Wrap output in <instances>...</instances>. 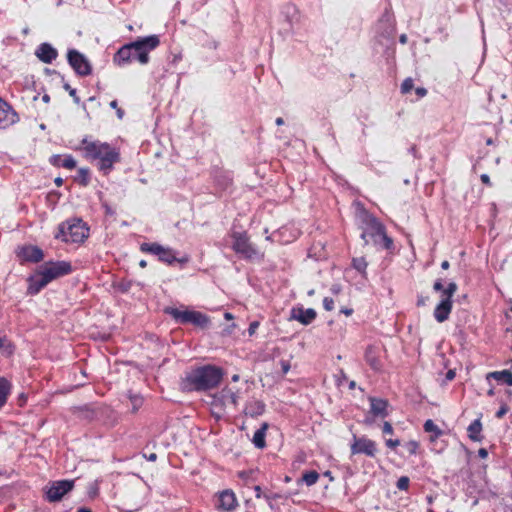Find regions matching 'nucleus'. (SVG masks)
I'll return each instance as SVG.
<instances>
[{
  "label": "nucleus",
  "mask_w": 512,
  "mask_h": 512,
  "mask_svg": "<svg viewBox=\"0 0 512 512\" xmlns=\"http://www.w3.org/2000/svg\"><path fill=\"white\" fill-rule=\"evenodd\" d=\"M370 412L374 416H378L380 419L386 418L388 413L389 402L383 398L369 397Z\"/></svg>",
  "instance_id": "nucleus-22"
},
{
  "label": "nucleus",
  "mask_w": 512,
  "mask_h": 512,
  "mask_svg": "<svg viewBox=\"0 0 512 512\" xmlns=\"http://www.w3.org/2000/svg\"><path fill=\"white\" fill-rule=\"evenodd\" d=\"M355 220L359 224H379L377 219L370 214L361 202L352 204Z\"/></svg>",
  "instance_id": "nucleus-18"
},
{
  "label": "nucleus",
  "mask_w": 512,
  "mask_h": 512,
  "mask_svg": "<svg viewBox=\"0 0 512 512\" xmlns=\"http://www.w3.org/2000/svg\"><path fill=\"white\" fill-rule=\"evenodd\" d=\"M129 399H130V402L132 405V412L136 413L142 407V405L144 403V399L140 395H133V394H131L129 396Z\"/></svg>",
  "instance_id": "nucleus-33"
},
{
  "label": "nucleus",
  "mask_w": 512,
  "mask_h": 512,
  "mask_svg": "<svg viewBox=\"0 0 512 512\" xmlns=\"http://www.w3.org/2000/svg\"><path fill=\"white\" fill-rule=\"evenodd\" d=\"M317 313L312 308L304 309L303 307L293 308L291 311V319L297 320L303 325H309L316 319Z\"/></svg>",
  "instance_id": "nucleus-21"
},
{
  "label": "nucleus",
  "mask_w": 512,
  "mask_h": 512,
  "mask_svg": "<svg viewBox=\"0 0 512 512\" xmlns=\"http://www.w3.org/2000/svg\"><path fill=\"white\" fill-rule=\"evenodd\" d=\"M455 377V372L452 370H449L446 374V378L449 380H452Z\"/></svg>",
  "instance_id": "nucleus-54"
},
{
  "label": "nucleus",
  "mask_w": 512,
  "mask_h": 512,
  "mask_svg": "<svg viewBox=\"0 0 512 512\" xmlns=\"http://www.w3.org/2000/svg\"><path fill=\"white\" fill-rule=\"evenodd\" d=\"M280 365H281V369H282L283 374L288 373V371L290 370V363H289V361L281 360L280 361Z\"/></svg>",
  "instance_id": "nucleus-46"
},
{
  "label": "nucleus",
  "mask_w": 512,
  "mask_h": 512,
  "mask_svg": "<svg viewBox=\"0 0 512 512\" xmlns=\"http://www.w3.org/2000/svg\"><path fill=\"white\" fill-rule=\"evenodd\" d=\"M468 436L473 441H479L480 440V433L482 431V423L480 419L474 420L469 426H468Z\"/></svg>",
  "instance_id": "nucleus-30"
},
{
  "label": "nucleus",
  "mask_w": 512,
  "mask_h": 512,
  "mask_svg": "<svg viewBox=\"0 0 512 512\" xmlns=\"http://www.w3.org/2000/svg\"><path fill=\"white\" fill-rule=\"evenodd\" d=\"M160 45L158 35L139 37L135 41L121 46L113 56V63L123 67L132 63V52H135V59L141 65H146L149 60V53Z\"/></svg>",
  "instance_id": "nucleus-2"
},
{
  "label": "nucleus",
  "mask_w": 512,
  "mask_h": 512,
  "mask_svg": "<svg viewBox=\"0 0 512 512\" xmlns=\"http://www.w3.org/2000/svg\"><path fill=\"white\" fill-rule=\"evenodd\" d=\"M493 144H494V141L492 138L486 139V145H493Z\"/></svg>",
  "instance_id": "nucleus-64"
},
{
  "label": "nucleus",
  "mask_w": 512,
  "mask_h": 512,
  "mask_svg": "<svg viewBox=\"0 0 512 512\" xmlns=\"http://www.w3.org/2000/svg\"><path fill=\"white\" fill-rule=\"evenodd\" d=\"M490 378L497 381H504L507 385L512 386V373L509 370L490 372L487 374V379Z\"/></svg>",
  "instance_id": "nucleus-29"
},
{
  "label": "nucleus",
  "mask_w": 512,
  "mask_h": 512,
  "mask_svg": "<svg viewBox=\"0 0 512 512\" xmlns=\"http://www.w3.org/2000/svg\"><path fill=\"white\" fill-rule=\"evenodd\" d=\"M50 163L53 166L63 167V168L68 169V170H72V169H74L76 167V161L73 158V156H71V155H67V156H64V157L61 156V155H53L50 158Z\"/></svg>",
  "instance_id": "nucleus-23"
},
{
  "label": "nucleus",
  "mask_w": 512,
  "mask_h": 512,
  "mask_svg": "<svg viewBox=\"0 0 512 512\" xmlns=\"http://www.w3.org/2000/svg\"><path fill=\"white\" fill-rule=\"evenodd\" d=\"M139 266L142 267V268H145L147 266V262L145 260H141L139 262Z\"/></svg>",
  "instance_id": "nucleus-63"
},
{
  "label": "nucleus",
  "mask_w": 512,
  "mask_h": 512,
  "mask_svg": "<svg viewBox=\"0 0 512 512\" xmlns=\"http://www.w3.org/2000/svg\"><path fill=\"white\" fill-rule=\"evenodd\" d=\"M77 512H92L90 509L82 507L77 510Z\"/></svg>",
  "instance_id": "nucleus-62"
},
{
  "label": "nucleus",
  "mask_w": 512,
  "mask_h": 512,
  "mask_svg": "<svg viewBox=\"0 0 512 512\" xmlns=\"http://www.w3.org/2000/svg\"><path fill=\"white\" fill-rule=\"evenodd\" d=\"M73 487V480H58L50 482L45 488L46 499L49 502H58L64 497V495L69 493Z\"/></svg>",
  "instance_id": "nucleus-12"
},
{
  "label": "nucleus",
  "mask_w": 512,
  "mask_h": 512,
  "mask_svg": "<svg viewBox=\"0 0 512 512\" xmlns=\"http://www.w3.org/2000/svg\"><path fill=\"white\" fill-rule=\"evenodd\" d=\"M365 361L375 371L381 369V361L377 355V350L374 346H368L365 350Z\"/></svg>",
  "instance_id": "nucleus-24"
},
{
  "label": "nucleus",
  "mask_w": 512,
  "mask_h": 512,
  "mask_svg": "<svg viewBox=\"0 0 512 512\" xmlns=\"http://www.w3.org/2000/svg\"><path fill=\"white\" fill-rule=\"evenodd\" d=\"M67 61L78 76L86 77L92 74V65L90 61L78 50L69 49L67 51Z\"/></svg>",
  "instance_id": "nucleus-11"
},
{
  "label": "nucleus",
  "mask_w": 512,
  "mask_h": 512,
  "mask_svg": "<svg viewBox=\"0 0 512 512\" xmlns=\"http://www.w3.org/2000/svg\"><path fill=\"white\" fill-rule=\"evenodd\" d=\"M164 312L170 315L179 324L191 323L195 326L205 328L209 325L210 319L206 314L193 310H179L173 307H166Z\"/></svg>",
  "instance_id": "nucleus-6"
},
{
  "label": "nucleus",
  "mask_w": 512,
  "mask_h": 512,
  "mask_svg": "<svg viewBox=\"0 0 512 512\" xmlns=\"http://www.w3.org/2000/svg\"><path fill=\"white\" fill-rule=\"evenodd\" d=\"M415 93L418 96V98L425 97L428 93L427 89L424 87H418L415 89Z\"/></svg>",
  "instance_id": "nucleus-47"
},
{
  "label": "nucleus",
  "mask_w": 512,
  "mask_h": 512,
  "mask_svg": "<svg viewBox=\"0 0 512 512\" xmlns=\"http://www.w3.org/2000/svg\"><path fill=\"white\" fill-rule=\"evenodd\" d=\"M368 263L364 257H357L352 259V267L361 274L366 273Z\"/></svg>",
  "instance_id": "nucleus-32"
},
{
  "label": "nucleus",
  "mask_w": 512,
  "mask_h": 512,
  "mask_svg": "<svg viewBox=\"0 0 512 512\" xmlns=\"http://www.w3.org/2000/svg\"><path fill=\"white\" fill-rule=\"evenodd\" d=\"M230 238L231 248L240 258L251 262L263 260L264 253L251 242L246 232L232 231Z\"/></svg>",
  "instance_id": "nucleus-5"
},
{
  "label": "nucleus",
  "mask_w": 512,
  "mask_h": 512,
  "mask_svg": "<svg viewBox=\"0 0 512 512\" xmlns=\"http://www.w3.org/2000/svg\"><path fill=\"white\" fill-rule=\"evenodd\" d=\"M89 234V226H60L55 238L68 244H80L89 237Z\"/></svg>",
  "instance_id": "nucleus-9"
},
{
  "label": "nucleus",
  "mask_w": 512,
  "mask_h": 512,
  "mask_svg": "<svg viewBox=\"0 0 512 512\" xmlns=\"http://www.w3.org/2000/svg\"><path fill=\"white\" fill-rule=\"evenodd\" d=\"M90 180H91V171L87 167L80 168L77 171L76 175L74 176V181L83 187L88 186L90 183Z\"/></svg>",
  "instance_id": "nucleus-26"
},
{
  "label": "nucleus",
  "mask_w": 512,
  "mask_h": 512,
  "mask_svg": "<svg viewBox=\"0 0 512 512\" xmlns=\"http://www.w3.org/2000/svg\"><path fill=\"white\" fill-rule=\"evenodd\" d=\"M414 88V81L412 78L408 77L404 79V81L401 84V93L407 94Z\"/></svg>",
  "instance_id": "nucleus-36"
},
{
  "label": "nucleus",
  "mask_w": 512,
  "mask_h": 512,
  "mask_svg": "<svg viewBox=\"0 0 512 512\" xmlns=\"http://www.w3.org/2000/svg\"><path fill=\"white\" fill-rule=\"evenodd\" d=\"M267 428L268 424L263 423L262 426L259 429H257L253 435L252 442L254 446L258 449H263L266 447L265 437Z\"/></svg>",
  "instance_id": "nucleus-25"
},
{
  "label": "nucleus",
  "mask_w": 512,
  "mask_h": 512,
  "mask_svg": "<svg viewBox=\"0 0 512 512\" xmlns=\"http://www.w3.org/2000/svg\"><path fill=\"white\" fill-rule=\"evenodd\" d=\"M116 114H117V117H118L119 119H123V117H124V115H125V112H124V110H123L122 108L118 107V108L116 109Z\"/></svg>",
  "instance_id": "nucleus-51"
},
{
  "label": "nucleus",
  "mask_w": 512,
  "mask_h": 512,
  "mask_svg": "<svg viewBox=\"0 0 512 512\" xmlns=\"http://www.w3.org/2000/svg\"><path fill=\"white\" fill-rule=\"evenodd\" d=\"M264 410V403L258 400L252 401L246 406V414H249L251 416L261 415L264 412Z\"/></svg>",
  "instance_id": "nucleus-31"
},
{
  "label": "nucleus",
  "mask_w": 512,
  "mask_h": 512,
  "mask_svg": "<svg viewBox=\"0 0 512 512\" xmlns=\"http://www.w3.org/2000/svg\"><path fill=\"white\" fill-rule=\"evenodd\" d=\"M254 490H255V496H256L257 498H260V497H261V494H262L261 487H260V486H255Z\"/></svg>",
  "instance_id": "nucleus-53"
},
{
  "label": "nucleus",
  "mask_w": 512,
  "mask_h": 512,
  "mask_svg": "<svg viewBox=\"0 0 512 512\" xmlns=\"http://www.w3.org/2000/svg\"><path fill=\"white\" fill-rule=\"evenodd\" d=\"M406 448L411 455H414L417 453L419 445L416 441L411 440L406 443Z\"/></svg>",
  "instance_id": "nucleus-39"
},
{
  "label": "nucleus",
  "mask_w": 512,
  "mask_h": 512,
  "mask_svg": "<svg viewBox=\"0 0 512 512\" xmlns=\"http://www.w3.org/2000/svg\"><path fill=\"white\" fill-rule=\"evenodd\" d=\"M478 455L481 458H486L488 456V452H487L486 449L481 448V449L478 450Z\"/></svg>",
  "instance_id": "nucleus-50"
},
{
  "label": "nucleus",
  "mask_w": 512,
  "mask_h": 512,
  "mask_svg": "<svg viewBox=\"0 0 512 512\" xmlns=\"http://www.w3.org/2000/svg\"><path fill=\"white\" fill-rule=\"evenodd\" d=\"M35 55L41 62L50 64L58 57V51L49 43H41L37 47Z\"/></svg>",
  "instance_id": "nucleus-19"
},
{
  "label": "nucleus",
  "mask_w": 512,
  "mask_h": 512,
  "mask_svg": "<svg viewBox=\"0 0 512 512\" xmlns=\"http://www.w3.org/2000/svg\"><path fill=\"white\" fill-rule=\"evenodd\" d=\"M19 121V114L13 106L0 97V130L8 129Z\"/></svg>",
  "instance_id": "nucleus-14"
},
{
  "label": "nucleus",
  "mask_w": 512,
  "mask_h": 512,
  "mask_svg": "<svg viewBox=\"0 0 512 512\" xmlns=\"http://www.w3.org/2000/svg\"><path fill=\"white\" fill-rule=\"evenodd\" d=\"M351 453L353 455L356 454H364L368 457H375L377 453V444L375 441L362 436L357 437L353 436V442L350 445Z\"/></svg>",
  "instance_id": "nucleus-13"
},
{
  "label": "nucleus",
  "mask_w": 512,
  "mask_h": 512,
  "mask_svg": "<svg viewBox=\"0 0 512 512\" xmlns=\"http://www.w3.org/2000/svg\"><path fill=\"white\" fill-rule=\"evenodd\" d=\"M72 272L69 261H48L41 265L34 275L28 277L27 292L30 295L38 294L50 282Z\"/></svg>",
  "instance_id": "nucleus-4"
},
{
  "label": "nucleus",
  "mask_w": 512,
  "mask_h": 512,
  "mask_svg": "<svg viewBox=\"0 0 512 512\" xmlns=\"http://www.w3.org/2000/svg\"><path fill=\"white\" fill-rule=\"evenodd\" d=\"M300 231L295 226H280L277 230L267 235V239L280 244H289L296 240Z\"/></svg>",
  "instance_id": "nucleus-16"
},
{
  "label": "nucleus",
  "mask_w": 512,
  "mask_h": 512,
  "mask_svg": "<svg viewBox=\"0 0 512 512\" xmlns=\"http://www.w3.org/2000/svg\"><path fill=\"white\" fill-rule=\"evenodd\" d=\"M83 152L85 159L97 161V168L103 175H108L114 168V165L121 161L119 149L111 146L109 143L99 140H81L78 148Z\"/></svg>",
  "instance_id": "nucleus-1"
},
{
  "label": "nucleus",
  "mask_w": 512,
  "mask_h": 512,
  "mask_svg": "<svg viewBox=\"0 0 512 512\" xmlns=\"http://www.w3.org/2000/svg\"><path fill=\"white\" fill-rule=\"evenodd\" d=\"M399 40L401 43L405 44L407 42V36L405 34H402Z\"/></svg>",
  "instance_id": "nucleus-59"
},
{
  "label": "nucleus",
  "mask_w": 512,
  "mask_h": 512,
  "mask_svg": "<svg viewBox=\"0 0 512 512\" xmlns=\"http://www.w3.org/2000/svg\"><path fill=\"white\" fill-rule=\"evenodd\" d=\"M423 427L425 432L432 433L430 436L431 442H435L443 435V431L431 419L426 420Z\"/></svg>",
  "instance_id": "nucleus-28"
},
{
  "label": "nucleus",
  "mask_w": 512,
  "mask_h": 512,
  "mask_svg": "<svg viewBox=\"0 0 512 512\" xmlns=\"http://www.w3.org/2000/svg\"><path fill=\"white\" fill-rule=\"evenodd\" d=\"M16 256L21 263H39L44 259V252L38 246L26 244L17 248Z\"/></svg>",
  "instance_id": "nucleus-15"
},
{
  "label": "nucleus",
  "mask_w": 512,
  "mask_h": 512,
  "mask_svg": "<svg viewBox=\"0 0 512 512\" xmlns=\"http://www.w3.org/2000/svg\"><path fill=\"white\" fill-rule=\"evenodd\" d=\"M480 179H481V182L488 186V187H491L492 186V183H491V180H490V177L487 175V174H482L480 176Z\"/></svg>",
  "instance_id": "nucleus-48"
},
{
  "label": "nucleus",
  "mask_w": 512,
  "mask_h": 512,
  "mask_svg": "<svg viewBox=\"0 0 512 512\" xmlns=\"http://www.w3.org/2000/svg\"><path fill=\"white\" fill-rule=\"evenodd\" d=\"M275 123H276V125L281 126V125H283V124H284V120H283V118H282V117H278V118L275 120Z\"/></svg>",
  "instance_id": "nucleus-58"
},
{
  "label": "nucleus",
  "mask_w": 512,
  "mask_h": 512,
  "mask_svg": "<svg viewBox=\"0 0 512 512\" xmlns=\"http://www.w3.org/2000/svg\"><path fill=\"white\" fill-rule=\"evenodd\" d=\"M382 431H383V433H384V434H389V435H391V434H393L394 429H393V427H392L391 423H389V422L385 421V422L383 423V426H382Z\"/></svg>",
  "instance_id": "nucleus-44"
},
{
  "label": "nucleus",
  "mask_w": 512,
  "mask_h": 512,
  "mask_svg": "<svg viewBox=\"0 0 512 512\" xmlns=\"http://www.w3.org/2000/svg\"><path fill=\"white\" fill-rule=\"evenodd\" d=\"M0 351L7 354H11L13 352V346L7 340L6 336L0 335Z\"/></svg>",
  "instance_id": "nucleus-35"
},
{
  "label": "nucleus",
  "mask_w": 512,
  "mask_h": 512,
  "mask_svg": "<svg viewBox=\"0 0 512 512\" xmlns=\"http://www.w3.org/2000/svg\"><path fill=\"white\" fill-rule=\"evenodd\" d=\"M140 250L143 253H149L157 256L161 262H164L168 265H171L174 262L186 263L188 261L187 258L178 259L173 249L164 247L156 242H144L140 245Z\"/></svg>",
  "instance_id": "nucleus-8"
},
{
  "label": "nucleus",
  "mask_w": 512,
  "mask_h": 512,
  "mask_svg": "<svg viewBox=\"0 0 512 512\" xmlns=\"http://www.w3.org/2000/svg\"><path fill=\"white\" fill-rule=\"evenodd\" d=\"M508 411H509L508 406L505 403H502L500 408H499V410L496 412L495 416L498 419H501V418H503L507 414Z\"/></svg>",
  "instance_id": "nucleus-42"
},
{
  "label": "nucleus",
  "mask_w": 512,
  "mask_h": 512,
  "mask_svg": "<svg viewBox=\"0 0 512 512\" xmlns=\"http://www.w3.org/2000/svg\"><path fill=\"white\" fill-rule=\"evenodd\" d=\"M224 376L223 369L215 365H204L187 372L181 380V389L186 392L207 391L217 387Z\"/></svg>",
  "instance_id": "nucleus-3"
},
{
  "label": "nucleus",
  "mask_w": 512,
  "mask_h": 512,
  "mask_svg": "<svg viewBox=\"0 0 512 512\" xmlns=\"http://www.w3.org/2000/svg\"><path fill=\"white\" fill-rule=\"evenodd\" d=\"M212 407L222 410L227 405L235 407L237 405V396L230 388H223L219 393L213 396Z\"/></svg>",
  "instance_id": "nucleus-17"
},
{
  "label": "nucleus",
  "mask_w": 512,
  "mask_h": 512,
  "mask_svg": "<svg viewBox=\"0 0 512 512\" xmlns=\"http://www.w3.org/2000/svg\"><path fill=\"white\" fill-rule=\"evenodd\" d=\"M341 312L344 313L347 316H350L352 314L353 310L352 309H348V308H344V309L341 310Z\"/></svg>",
  "instance_id": "nucleus-56"
},
{
  "label": "nucleus",
  "mask_w": 512,
  "mask_h": 512,
  "mask_svg": "<svg viewBox=\"0 0 512 512\" xmlns=\"http://www.w3.org/2000/svg\"><path fill=\"white\" fill-rule=\"evenodd\" d=\"M426 300H427V298H424V297H422V296L418 297L417 305H418V306H423V305H425Z\"/></svg>",
  "instance_id": "nucleus-52"
},
{
  "label": "nucleus",
  "mask_w": 512,
  "mask_h": 512,
  "mask_svg": "<svg viewBox=\"0 0 512 512\" xmlns=\"http://www.w3.org/2000/svg\"><path fill=\"white\" fill-rule=\"evenodd\" d=\"M379 418L378 416H374L370 411L367 413V415L365 416L364 420H363V423L366 425V426H372L376 419Z\"/></svg>",
  "instance_id": "nucleus-40"
},
{
  "label": "nucleus",
  "mask_w": 512,
  "mask_h": 512,
  "mask_svg": "<svg viewBox=\"0 0 512 512\" xmlns=\"http://www.w3.org/2000/svg\"><path fill=\"white\" fill-rule=\"evenodd\" d=\"M450 266L449 262L447 260H444L442 263H441V268L442 269H448Z\"/></svg>",
  "instance_id": "nucleus-57"
},
{
  "label": "nucleus",
  "mask_w": 512,
  "mask_h": 512,
  "mask_svg": "<svg viewBox=\"0 0 512 512\" xmlns=\"http://www.w3.org/2000/svg\"><path fill=\"white\" fill-rule=\"evenodd\" d=\"M224 317H225V319H227V320L233 319V315H232L231 313H229V312H226V313L224 314Z\"/></svg>",
  "instance_id": "nucleus-61"
},
{
  "label": "nucleus",
  "mask_w": 512,
  "mask_h": 512,
  "mask_svg": "<svg viewBox=\"0 0 512 512\" xmlns=\"http://www.w3.org/2000/svg\"><path fill=\"white\" fill-rule=\"evenodd\" d=\"M323 307L326 311H332L334 309V300L331 297H325L323 299Z\"/></svg>",
  "instance_id": "nucleus-41"
},
{
  "label": "nucleus",
  "mask_w": 512,
  "mask_h": 512,
  "mask_svg": "<svg viewBox=\"0 0 512 512\" xmlns=\"http://www.w3.org/2000/svg\"><path fill=\"white\" fill-rule=\"evenodd\" d=\"M11 387V383L5 377H0V409L7 402V398L11 392Z\"/></svg>",
  "instance_id": "nucleus-27"
},
{
  "label": "nucleus",
  "mask_w": 512,
  "mask_h": 512,
  "mask_svg": "<svg viewBox=\"0 0 512 512\" xmlns=\"http://www.w3.org/2000/svg\"><path fill=\"white\" fill-rule=\"evenodd\" d=\"M385 443L386 446L391 449H394L400 445V441L398 439H387Z\"/></svg>",
  "instance_id": "nucleus-45"
},
{
  "label": "nucleus",
  "mask_w": 512,
  "mask_h": 512,
  "mask_svg": "<svg viewBox=\"0 0 512 512\" xmlns=\"http://www.w3.org/2000/svg\"><path fill=\"white\" fill-rule=\"evenodd\" d=\"M365 244H373L379 249L393 250L394 243L385 231V226H367L361 233Z\"/></svg>",
  "instance_id": "nucleus-7"
},
{
  "label": "nucleus",
  "mask_w": 512,
  "mask_h": 512,
  "mask_svg": "<svg viewBox=\"0 0 512 512\" xmlns=\"http://www.w3.org/2000/svg\"><path fill=\"white\" fill-rule=\"evenodd\" d=\"M109 105L111 108H113L115 110L119 107L117 100H112Z\"/></svg>",
  "instance_id": "nucleus-55"
},
{
  "label": "nucleus",
  "mask_w": 512,
  "mask_h": 512,
  "mask_svg": "<svg viewBox=\"0 0 512 512\" xmlns=\"http://www.w3.org/2000/svg\"><path fill=\"white\" fill-rule=\"evenodd\" d=\"M410 479L407 476H401L396 483L399 490H407L409 487Z\"/></svg>",
  "instance_id": "nucleus-38"
},
{
  "label": "nucleus",
  "mask_w": 512,
  "mask_h": 512,
  "mask_svg": "<svg viewBox=\"0 0 512 512\" xmlns=\"http://www.w3.org/2000/svg\"><path fill=\"white\" fill-rule=\"evenodd\" d=\"M258 326H259V322H257V321L250 323L249 328H248L249 334L253 335L255 333L256 329L258 328Z\"/></svg>",
  "instance_id": "nucleus-49"
},
{
  "label": "nucleus",
  "mask_w": 512,
  "mask_h": 512,
  "mask_svg": "<svg viewBox=\"0 0 512 512\" xmlns=\"http://www.w3.org/2000/svg\"><path fill=\"white\" fill-rule=\"evenodd\" d=\"M63 88L65 91H67L69 93V95L73 98V100L76 104L80 103V98L77 95L76 89L72 88L68 83H65L63 85Z\"/></svg>",
  "instance_id": "nucleus-37"
},
{
  "label": "nucleus",
  "mask_w": 512,
  "mask_h": 512,
  "mask_svg": "<svg viewBox=\"0 0 512 512\" xmlns=\"http://www.w3.org/2000/svg\"><path fill=\"white\" fill-rule=\"evenodd\" d=\"M156 459H157V455L155 453L150 454L148 457L149 461H155Z\"/></svg>",
  "instance_id": "nucleus-60"
},
{
  "label": "nucleus",
  "mask_w": 512,
  "mask_h": 512,
  "mask_svg": "<svg viewBox=\"0 0 512 512\" xmlns=\"http://www.w3.org/2000/svg\"><path fill=\"white\" fill-rule=\"evenodd\" d=\"M237 499L233 491L225 490L219 494L217 508L223 511H233L237 507Z\"/></svg>",
  "instance_id": "nucleus-20"
},
{
  "label": "nucleus",
  "mask_w": 512,
  "mask_h": 512,
  "mask_svg": "<svg viewBox=\"0 0 512 512\" xmlns=\"http://www.w3.org/2000/svg\"><path fill=\"white\" fill-rule=\"evenodd\" d=\"M456 291L457 284L455 282H450L443 291L441 301L434 310V318L437 322L442 323L449 318L453 306L452 297Z\"/></svg>",
  "instance_id": "nucleus-10"
},
{
  "label": "nucleus",
  "mask_w": 512,
  "mask_h": 512,
  "mask_svg": "<svg viewBox=\"0 0 512 512\" xmlns=\"http://www.w3.org/2000/svg\"><path fill=\"white\" fill-rule=\"evenodd\" d=\"M319 479V474L316 471H308L303 474V481L308 486L314 485Z\"/></svg>",
  "instance_id": "nucleus-34"
},
{
  "label": "nucleus",
  "mask_w": 512,
  "mask_h": 512,
  "mask_svg": "<svg viewBox=\"0 0 512 512\" xmlns=\"http://www.w3.org/2000/svg\"><path fill=\"white\" fill-rule=\"evenodd\" d=\"M433 289H434L436 292H441V296H442V295H443V291H444L446 288H444L442 280H441V279H437V280L434 282Z\"/></svg>",
  "instance_id": "nucleus-43"
}]
</instances>
